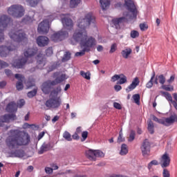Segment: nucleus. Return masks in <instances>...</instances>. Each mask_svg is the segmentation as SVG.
Here are the masks:
<instances>
[{
  "instance_id": "37",
  "label": "nucleus",
  "mask_w": 177,
  "mask_h": 177,
  "mask_svg": "<svg viewBox=\"0 0 177 177\" xmlns=\"http://www.w3.org/2000/svg\"><path fill=\"white\" fill-rule=\"evenodd\" d=\"M133 98L136 104H140V95L139 93L134 94Z\"/></svg>"
},
{
  "instance_id": "32",
  "label": "nucleus",
  "mask_w": 177,
  "mask_h": 177,
  "mask_svg": "<svg viewBox=\"0 0 177 177\" xmlns=\"http://www.w3.org/2000/svg\"><path fill=\"white\" fill-rule=\"evenodd\" d=\"M136 135V132L135 131V130H131L128 142H133V140H135Z\"/></svg>"
},
{
  "instance_id": "4",
  "label": "nucleus",
  "mask_w": 177,
  "mask_h": 177,
  "mask_svg": "<svg viewBox=\"0 0 177 177\" xmlns=\"http://www.w3.org/2000/svg\"><path fill=\"white\" fill-rule=\"evenodd\" d=\"M96 23V17L93 15V12H88L84 18L80 17L77 19V29H76L72 37L75 39H80L82 37V34H86V28L91 26V24H95Z\"/></svg>"
},
{
  "instance_id": "51",
  "label": "nucleus",
  "mask_w": 177,
  "mask_h": 177,
  "mask_svg": "<svg viewBox=\"0 0 177 177\" xmlns=\"http://www.w3.org/2000/svg\"><path fill=\"white\" fill-rule=\"evenodd\" d=\"M120 75H114L111 77V82H115V81H118V80H120Z\"/></svg>"
},
{
  "instance_id": "60",
  "label": "nucleus",
  "mask_w": 177,
  "mask_h": 177,
  "mask_svg": "<svg viewBox=\"0 0 177 177\" xmlns=\"http://www.w3.org/2000/svg\"><path fill=\"white\" fill-rule=\"evenodd\" d=\"M114 89L116 92H120V91H121L122 89V87L120 85H115L114 86Z\"/></svg>"
},
{
  "instance_id": "63",
  "label": "nucleus",
  "mask_w": 177,
  "mask_h": 177,
  "mask_svg": "<svg viewBox=\"0 0 177 177\" xmlns=\"http://www.w3.org/2000/svg\"><path fill=\"white\" fill-rule=\"evenodd\" d=\"M171 104H173L174 109L177 111V102L176 101H172Z\"/></svg>"
},
{
  "instance_id": "50",
  "label": "nucleus",
  "mask_w": 177,
  "mask_h": 177,
  "mask_svg": "<svg viewBox=\"0 0 177 177\" xmlns=\"http://www.w3.org/2000/svg\"><path fill=\"white\" fill-rule=\"evenodd\" d=\"M146 88H148V89L153 88V77H151L150 80L147 83Z\"/></svg>"
},
{
  "instance_id": "47",
  "label": "nucleus",
  "mask_w": 177,
  "mask_h": 177,
  "mask_svg": "<svg viewBox=\"0 0 177 177\" xmlns=\"http://www.w3.org/2000/svg\"><path fill=\"white\" fill-rule=\"evenodd\" d=\"M140 28L141 31H146L149 28V25L146 24H140Z\"/></svg>"
},
{
  "instance_id": "54",
  "label": "nucleus",
  "mask_w": 177,
  "mask_h": 177,
  "mask_svg": "<svg viewBox=\"0 0 177 177\" xmlns=\"http://www.w3.org/2000/svg\"><path fill=\"white\" fill-rule=\"evenodd\" d=\"M45 172L50 175L53 174V169H52V167H45Z\"/></svg>"
},
{
  "instance_id": "45",
  "label": "nucleus",
  "mask_w": 177,
  "mask_h": 177,
  "mask_svg": "<svg viewBox=\"0 0 177 177\" xmlns=\"http://www.w3.org/2000/svg\"><path fill=\"white\" fill-rule=\"evenodd\" d=\"M46 56H52L53 55V49L52 47H49L46 50Z\"/></svg>"
},
{
  "instance_id": "44",
  "label": "nucleus",
  "mask_w": 177,
  "mask_h": 177,
  "mask_svg": "<svg viewBox=\"0 0 177 177\" xmlns=\"http://www.w3.org/2000/svg\"><path fill=\"white\" fill-rule=\"evenodd\" d=\"M85 52H88V50H86V48H83V49L80 52H77L75 53V56H77V57H78V56H84V55H85Z\"/></svg>"
},
{
  "instance_id": "40",
  "label": "nucleus",
  "mask_w": 177,
  "mask_h": 177,
  "mask_svg": "<svg viewBox=\"0 0 177 177\" xmlns=\"http://www.w3.org/2000/svg\"><path fill=\"white\" fill-rule=\"evenodd\" d=\"M94 154H95V158L96 157H104V153H103V151L97 149V150H94Z\"/></svg>"
},
{
  "instance_id": "29",
  "label": "nucleus",
  "mask_w": 177,
  "mask_h": 177,
  "mask_svg": "<svg viewBox=\"0 0 177 177\" xmlns=\"http://www.w3.org/2000/svg\"><path fill=\"white\" fill-rule=\"evenodd\" d=\"M27 3L30 5L31 8H35L39 3L41 0H26Z\"/></svg>"
},
{
  "instance_id": "18",
  "label": "nucleus",
  "mask_w": 177,
  "mask_h": 177,
  "mask_svg": "<svg viewBox=\"0 0 177 177\" xmlns=\"http://www.w3.org/2000/svg\"><path fill=\"white\" fill-rule=\"evenodd\" d=\"M16 80L18 81L16 83L17 91H23V88H24V85L23 84V82L24 81V76L21 74L17 73L15 75Z\"/></svg>"
},
{
  "instance_id": "13",
  "label": "nucleus",
  "mask_w": 177,
  "mask_h": 177,
  "mask_svg": "<svg viewBox=\"0 0 177 177\" xmlns=\"http://www.w3.org/2000/svg\"><path fill=\"white\" fill-rule=\"evenodd\" d=\"M151 149V144L149 142V139H145L140 147V150L143 157H149L150 156V150Z\"/></svg>"
},
{
  "instance_id": "33",
  "label": "nucleus",
  "mask_w": 177,
  "mask_h": 177,
  "mask_svg": "<svg viewBox=\"0 0 177 177\" xmlns=\"http://www.w3.org/2000/svg\"><path fill=\"white\" fill-rule=\"evenodd\" d=\"M122 129L119 131V136L118 137V143H122V142H125V138L122 137Z\"/></svg>"
},
{
  "instance_id": "2",
  "label": "nucleus",
  "mask_w": 177,
  "mask_h": 177,
  "mask_svg": "<svg viewBox=\"0 0 177 177\" xmlns=\"http://www.w3.org/2000/svg\"><path fill=\"white\" fill-rule=\"evenodd\" d=\"M13 133L6 140L7 147L12 150L10 153L11 157L23 158L25 156L24 150L19 149L21 146H27L30 142V135L26 137L21 136L17 130H11Z\"/></svg>"
},
{
  "instance_id": "24",
  "label": "nucleus",
  "mask_w": 177,
  "mask_h": 177,
  "mask_svg": "<svg viewBox=\"0 0 177 177\" xmlns=\"http://www.w3.org/2000/svg\"><path fill=\"white\" fill-rule=\"evenodd\" d=\"M131 53H132V49H131V48L122 50L121 52L122 56V57H124V59H128V57H129V55H131Z\"/></svg>"
},
{
  "instance_id": "31",
  "label": "nucleus",
  "mask_w": 177,
  "mask_h": 177,
  "mask_svg": "<svg viewBox=\"0 0 177 177\" xmlns=\"http://www.w3.org/2000/svg\"><path fill=\"white\" fill-rule=\"evenodd\" d=\"M38 92V90L37 88L33 89L31 91H29L27 93V96L28 97H29L30 99H32V97H34V96H36L37 93Z\"/></svg>"
},
{
  "instance_id": "61",
  "label": "nucleus",
  "mask_w": 177,
  "mask_h": 177,
  "mask_svg": "<svg viewBox=\"0 0 177 177\" xmlns=\"http://www.w3.org/2000/svg\"><path fill=\"white\" fill-rule=\"evenodd\" d=\"M45 136V131H41V133H39L38 135V139H42Z\"/></svg>"
},
{
  "instance_id": "5",
  "label": "nucleus",
  "mask_w": 177,
  "mask_h": 177,
  "mask_svg": "<svg viewBox=\"0 0 177 177\" xmlns=\"http://www.w3.org/2000/svg\"><path fill=\"white\" fill-rule=\"evenodd\" d=\"M71 42L73 45L80 42L81 46L86 49L87 52H91V49L96 45V39L92 36L88 37V33H83L79 39L72 37Z\"/></svg>"
},
{
  "instance_id": "8",
  "label": "nucleus",
  "mask_w": 177,
  "mask_h": 177,
  "mask_svg": "<svg viewBox=\"0 0 177 177\" xmlns=\"http://www.w3.org/2000/svg\"><path fill=\"white\" fill-rule=\"evenodd\" d=\"M8 35L12 41H15V42H17L18 44H27L28 42L27 34L22 30H12L8 33Z\"/></svg>"
},
{
  "instance_id": "49",
  "label": "nucleus",
  "mask_w": 177,
  "mask_h": 177,
  "mask_svg": "<svg viewBox=\"0 0 177 177\" xmlns=\"http://www.w3.org/2000/svg\"><path fill=\"white\" fill-rule=\"evenodd\" d=\"M8 66H9L8 63L4 61L0 60V70L2 68H6V67H8Z\"/></svg>"
},
{
  "instance_id": "57",
  "label": "nucleus",
  "mask_w": 177,
  "mask_h": 177,
  "mask_svg": "<svg viewBox=\"0 0 177 177\" xmlns=\"http://www.w3.org/2000/svg\"><path fill=\"white\" fill-rule=\"evenodd\" d=\"M72 138L74 140H80V136L78 135V133H74V134L72 136Z\"/></svg>"
},
{
  "instance_id": "59",
  "label": "nucleus",
  "mask_w": 177,
  "mask_h": 177,
  "mask_svg": "<svg viewBox=\"0 0 177 177\" xmlns=\"http://www.w3.org/2000/svg\"><path fill=\"white\" fill-rule=\"evenodd\" d=\"M6 81L0 82V89H3V88L6 86Z\"/></svg>"
},
{
  "instance_id": "19",
  "label": "nucleus",
  "mask_w": 177,
  "mask_h": 177,
  "mask_svg": "<svg viewBox=\"0 0 177 177\" xmlns=\"http://www.w3.org/2000/svg\"><path fill=\"white\" fill-rule=\"evenodd\" d=\"M162 163L161 164L162 168H167V167H169V164H171V158H169V154L165 152L162 156Z\"/></svg>"
},
{
  "instance_id": "22",
  "label": "nucleus",
  "mask_w": 177,
  "mask_h": 177,
  "mask_svg": "<svg viewBox=\"0 0 177 177\" xmlns=\"http://www.w3.org/2000/svg\"><path fill=\"white\" fill-rule=\"evenodd\" d=\"M100 6L102 10H107L109 6H110V0H100Z\"/></svg>"
},
{
  "instance_id": "58",
  "label": "nucleus",
  "mask_w": 177,
  "mask_h": 177,
  "mask_svg": "<svg viewBox=\"0 0 177 177\" xmlns=\"http://www.w3.org/2000/svg\"><path fill=\"white\" fill-rule=\"evenodd\" d=\"M35 84L34 83H32V82L31 81H28L27 84H26V86L28 88V89H29V88H32V86H34Z\"/></svg>"
},
{
  "instance_id": "36",
  "label": "nucleus",
  "mask_w": 177,
  "mask_h": 177,
  "mask_svg": "<svg viewBox=\"0 0 177 177\" xmlns=\"http://www.w3.org/2000/svg\"><path fill=\"white\" fill-rule=\"evenodd\" d=\"M80 75L85 80H91V73H85L84 71H80Z\"/></svg>"
},
{
  "instance_id": "34",
  "label": "nucleus",
  "mask_w": 177,
  "mask_h": 177,
  "mask_svg": "<svg viewBox=\"0 0 177 177\" xmlns=\"http://www.w3.org/2000/svg\"><path fill=\"white\" fill-rule=\"evenodd\" d=\"M81 2V0H71L70 1V6L71 8H75V6H78Z\"/></svg>"
},
{
  "instance_id": "39",
  "label": "nucleus",
  "mask_w": 177,
  "mask_h": 177,
  "mask_svg": "<svg viewBox=\"0 0 177 177\" xmlns=\"http://www.w3.org/2000/svg\"><path fill=\"white\" fill-rule=\"evenodd\" d=\"M63 138H64L66 140H68V142H71V140H73V138H71V134H70L68 131L64 132Z\"/></svg>"
},
{
  "instance_id": "42",
  "label": "nucleus",
  "mask_w": 177,
  "mask_h": 177,
  "mask_svg": "<svg viewBox=\"0 0 177 177\" xmlns=\"http://www.w3.org/2000/svg\"><path fill=\"white\" fill-rule=\"evenodd\" d=\"M130 37L133 39L138 38V37H139V32H138V30H131L130 33Z\"/></svg>"
},
{
  "instance_id": "43",
  "label": "nucleus",
  "mask_w": 177,
  "mask_h": 177,
  "mask_svg": "<svg viewBox=\"0 0 177 177\" xmlns=\"http://www.w3.org/2000/svg\"><path fill=\"white\" fill-rule=\"evenodd\" d=\"M87 138H88V131H83L82 133L81 141L82 142H85V140H86Z\"/></svg>"
},
{
  "instance_id": "15",
  "label": "nucleus",
  "mask_w": 177,
  "mask_h": 177,
  "mask_svg": "<svg viewBox=\"0 0 177 177\" xmlns=\"http://www.w3.org/2000/svg\"><path fill=\"white\" fill-rule=\"evenodd\" d=\"M13 50H16V46L12 47V46H1L0 56L1 57H6V56H8L10 52H13Z\"/></svg>"
},
{
  "instance_id": "53",
  "label": "nucleus",
  "mask_w": 177,
  "mask_h": 177,
  "mask_svg": "<svg viewBox=\"0 0 177 177\" xmlns=\"http://www.w3.org/2000/svg\"><path fill=\"white\" fill-rule=\"evenodd\" d=\"M48 146H49V145H44V146H42V148H41V149L39 151V154H44V153L47 151L46 149H48Z\"/></svg>"
},
{
  "instance_id": "11",
  "label": "nucleus",
  "mask_w": 177,
  "mask_h": 177,
  "mask_svg": "<svg viewBox=\"0 0 177 177\" xmlns=\"http://www.w3.org/2000/svg\"><path fill=\"white\" fill-rule=\"evenodd\" d=\"M152 120L155 121V122H158V124H161L162 125H165V127H169L171 124H174V122H177V115L174 113L169 118H166L164 119H159L156 115H152Z\"/></svg>"
},
{
  "instance_id": "48",
  "label": "nucleus",
  "mask_w": 177,
  "mask_h": 177,
  "mask_svg": "<svg viewBox=\"0 0 177 177\" xmlns=\"http://www.w3.org/2000/svg\"><path fill=\"white\" fill-rule=\"evenodd\" d=\"M5 74L8 77V78H12L13 77V73L10 69H6Z\"/></svg>"
},
{
  "instance_id": "64",
  "label": "nucleus",
  "mask_w": 177,
  "mask_h": 177,
  "mask_svg": "<svg viewBox=\"0 0 177 177\" xmlns=\"http://www.w3.org/2000/svg\"><path fill=\"white\" fill-rule=\"evenodd\" d=\"M172 95H173V97L174 99V101L177 102V93H174Z\"/></svg>"
},
{
  "instance_id": "46",
  "label": "nucleus",
  "mask_w": 177,
  "mask_h": 177,
  "mask_svg": "<svg viewBox=\"0 0 177 177\" xmlns=\"http://www.w3.org/2000/svg\"><path fill=\"white\" fill-rule=\"evenodd\" d=\"M117 50V44L114 43L111 46L109 53H114Z\"/></svg>"
},
{
  "instance_id": "27",
  "label": "nucleus",
  "mask_w": 177,
  "mask_h": 177,
  "mask_svg": "<svg viewBox=\"0 0 177 177\" xmlns=\"http://www.w3.org/2000/svg\"><path fill=\"white\" fill-rule=\"evenodd\" d=\"M147 130L151 133V135H153L154 133V123H153V121L151 120H149L147 127Z\"/></svg>"
},
{
  "instance_id": "38",
  "label": "nucleus",
  "mask_w": 177,
  "mask_h": 177,
  "mask_svg": "<svg viewBox=\"0 0 177 177\" xmlns=\"http://www.w3.org/2000/svg\"><path fill=\"white\" fill-rule=\"evenodd\" d=\"M157 78L159 81V84L161 85H164V84H165V76H164V75H158Z\"/></svg>"
},
{
  "instance_id": "10",
  "label": "nucleus",
  "mask_w": 177,
  "mask_h": 177,
  "mask_svg": "<svg viewBox=\"0 0 177 177\" xmlns=\"http://www.w3.org/2000/svg\"><path fill=\"white\" fill-rule=\"evenodd\" d=\"M11 23L12 18L8 15H3L0 18V43L5 39V30Z\"/></svg>"
},
{
  "instance_id": "62",
  "label": "nucleus",
  "mask_w": 177,
  "mask_h": 177,
  "mask_svg": "<svg viewBox=\"0 0 177 177\" xmlns=\"http://www.w3.org/2000/svg\"><path fill=\"white\" fill-rule=\"evenodd\" d=\"M27 171H28V172H32V171H34V167L32 165L28 166Z\"/></svg>"
},
{
  "instance_id": "30",
  "label": "nucleus",
  "mask_w": 177,
  "mask_h": 177,
  "mask_svg": "<svg viewBox=\"0 0 177 177\" xmlns=\"http://www.w3.org/2000/svg\"><path fill=\"white\" fill-rule=\"evenodd\" d=\"M162 89L167 91V92H172L174 91V86L171 84H163L162 85Z\"/></svg>"
},
{
  "instance_id": "41",
  "label": "nucleus",
  "mask_w": 177,
  "mask_h": 177,
  "mask_svg": "<svg viewBox=\"0 0 177 177\" xmlns=\"http://www.w3.org/2000/svg\"><path fill=\"white\" fill-rule=\"evenodd\" d=\"M158 160H153L148 164L147 168L148 169H151V167H153V165H158Z\"/></svg>"
},
{
  "instance_id": "23",
  "label": "nucleus",
  "mask_w": 177,
  "mask_h": 177,
  "mask_svg": "<svg viewBox=\"0 0 177 177\" xmlns=\"http://www.w3.org/2000/svg\"><path fill=\"white\" fill-rule=\"evenodd\" d=\"M120 154V156H127V154H128V146L126 144H122L121 145Z\"/></svg>"
},
{
  "instance_id": "56",
  "label": "nucleus",
  "mask_w": 177,
  "mask_h": 177,
  "mask_svg": "<svg viewBox=\"0 0 177 177\" xmlns=\"http://www.w3.org/2000/svg\"><path fill=\"white\" fill-rule=\"evenodd\" d=\"M175 81V75H171L169 80H167L168 84H172Z\"/></svg>"
},
{
  "instance_id": "16",
  "label": "nucleus",
  "mask_w": 177,
  "mask_h": 177,
  "mask_svg": "<svg viewBox=\"0 0 177 177\" xmlns=\"http://www.w3.org/2000/svg\"><path fill=\"white\" fill-rule=\"evenodd\" d=\"M37 31L39 34H48L49 32V24L44 20L38 25Z\"/></svg>"
},
{
  "instance_id": "12",
  "label": "nucleus",
  "mask_w": 177,
  "mask_h": 177,
  "mask_svg": "<svg viewBox=\"0 0 177 177\" xmlns=\"http://www.w3.org/2000/svg\"><path fill=\"white\" fill-rule=\"evenodd\" d=\"M66 38H68V32L67 30H59L51 35V39L53 42H62Z\"/></svg>"
},
{
  "instance_id": "28",
  "label": "nucleus",
  "mask_w": 177,
  "mask_h": 177,
  "mask_svg": "<svg viewBox=\"0 0 177 177\" xmlns=\"http://www.w3.org/2000/svg\"><path fill=\"white\" fill-rule=\"evenodd\" d=\"M32 17L30 16H25L22 19H21V23L23 24H31L32 23Z\"/></svg>"
},
{
  "instance_id": "25",
  "label": "nucleus",
  "mask_w": 177,
  "mask_h": 177,
  "mask_svg": "<svg viewBox=\"0 0 177 177\" xmlns=\"http://www.w3.org/2000/svg\"><path fill=\"white\" fill-rule=\"evenodd\" d=\"M71 59V53L70 51H66L64 54L63 57L62 58V63H66V62H68Z\"/></svg>"
},
{
  "instance_id": "17",
  "label": "nucleus",
  "mask_w": 177,
  "mask_h": 177,
  "mask_svg": "<svg viewBox=\"0 0 177 177\" xmlns=\"http://www.w3.org/2000/svg\"><path fill=\"white\" fill-rule=\"evenodd\" d=\"M36 42L39 48H45L49 45V38L46 36H39L36 39Z\"/></svg>"
},
{
  "instance_id": "20",
  "label": "nucleus",
  "mask_w": 177,
  "mask_h": 177,
  "mask_svg": "<svg viewBox=\"0 0 177 177\" xmlns=\"http://www.w3.org/2000/svg\"><path fill=\"white\" fill-rule=\"evenodd\" d=\"M139 82H140L139 81V77H135L131 84L126 88V92L127 93H129V92H131V91H133V89H135V88H136L138 86V85H139Z\"/></svg>"
},
{
  "instance_id": "55",
  "label": "nucleus",
  "mask_w": 177,
  "mask_h": 177,
  "mask_svg": "<svg viewBox=\"0 0 177 177\" xmlns=\"http://www.w3.org/2000/svg\"><path fill=\"white\" fill-rule=\"evenodd\" d=\"M113 107L117 110H121V109H122V106H121V104L118 102H113Z\"/></svg>"
},
{
  "instance_id": "9",
  "label": "nucleus",
  "mask_w": 177,
  "mask_h": 177,
  "mask_svg": "<svg viewBox=\"0 0 177 177\" xmlns=\"http://www.w3.org/2000/svg\"><path fill=\"white\" fill-rule=\"evenodd\" d=\"M8 15L14 17V19H20L24 16L26 10L24 7L20 4H13L8 8Z\"/></svg>"
},
{
  "instance_id": "21",
  "label": "nucleus",
  "mask_w": 177,
  "mask_h": 177,
  "mask_svg": "<svg viewBox=\"0 0 177 177\" xmlns=\"http://www.w3.org/2000/svg\"><path fill=\"white\" fill-rule=\"evenodd\" d=\"M86 156L91 161H96V158H95V150L89 149L86 151Z\"/></svg>"
},
{
  "instance_id": "6",
  "label": "nucleus",
  "mask_w": 177,
  "mask_h": 177,
  "mask_svg": "<svg viewBox=\"0 0 177 177\" xmlns=\"http://www.w3.org/2000/svg\"><path fill=\"white\" fill-rule=\"evenodd\" d=\"M6 110L8 113L11 114H5L0 116V127H3L4 122H10V121H15L17 120L16 113H17V105L15 102H10L6 106Z\"/></svg>"
},
{
  "instance_id": "52",
  "label": "nucleus",
  "mask_w": 177,
  "mask_h": 177,
  "mask_svg": "<svg viewBox=\"0 0 177 177\" xmlns=\"http://www.w3.org/2000/svg\"><path fill=\"white\" fill-rule=\"evenodd\" d=\"M162 176L163 177H171L169 171H168V169H163Z\"/></svg>"
},
{
  "instance_id": "3",
  "label": "nucleus",
  "mask_w": 177,
  "mask_h": 177,
  "mask_svg": "<svg viewBox=\"0 0 177 177\" xmlns=\"http://www.w3.org/2000/svg\"><path fill=\"white\" fill-rule=\"evenodd\" d=\"M115 9H126L129 13H127L124 17H118L112 20V23L116 30H120L121 26L120 24L125 23V21H131L135 20L138 17V8L135 5V3L132 0H121L118 1L114 5Z\"/></svg>"
},
{
  "instance_id": "7",
  "label": "nucleus",
  "mask_w": 177,
  "mask_h": 177,
  "mask_svg": "<svg viewBox=\"0 0 177 177\" xmlns=\"http://www.w3.org/2000/svg\"><path fill=\"white\" fill-rule=\"evenodd\" d=\"M37 53L38 49L32 48H27L24 53L25 57H22L21 58L15 59L12 63V66H14L15 68H24V66H26V63L28 62V59L35 56Z\"/></svg>"
},
{
  "instance_id": "1",
  "label": "nucleus",
  "mask_w": 177,
  "mask_h": 177,
  "mask_svg": "<svg viewBox=\"0 0 177 177\" xmlns=\"http://www.w3.org/2000/svg\"><path fill=\"white\" fill-rule=\"evenodd\" d=\"M63 75L62 77H57L55 80H47L42 84L41 91L44 95H49L50 96L45 102V106L47 107V110L52 109H59L62 106V99L60 97H57L59 92H62V87L58 86L55 88V86L60 82H63Z\"/></svg>"
},
{
  "instance_id": "35",
  "label": "nucleus",
  "mask_w": 177,
  "mask_h": 177,
  "mask_svg": "<svg viewBox=\"0 0 177 177\" xmlns=\"http://www.w3.org/2000/svg\"><path fill=\"white\" fill-rule=\"evenodd\" d=\"M122 77H120L119 79V81L117 82L118 85H122L123 84H125L127 82V76H125L124 74L121 75Z\"/></svg>"
},
{
  "instance_id": "26",
  "label": "nucleus",
  "mask_w": 177,
  "mask_h": 177,
  "mask_svg": "<svg viewBox=\"0 0 177 177\" xmlns=\"http://www.w3.org/2000/svg\"><path fill=\"white\" fill-rule=\"evenodd\" d=\"M160 93L163 95L165 99L167 100L168 102H174V100H172V95H171V93L167 92V91H160Z\"/></svg>"
},
{
  "instance_id": "14",
  "label": "nucleus",
  "mask_w": 177,
  "mask_h": 177,
  "mask_svg": "<svg viewBox=\"0 0 177 177\" xmlns=\"http://www.w3.org/2000/svg\"><path fill=\"white\" fill-rule=\"evenodd\" d=\"M61 21L66 30L68 31H73L74 28V23L73 22V19H71V18L65 15L64 17L61 18Z\"/></svg>"
}]
</instances>
